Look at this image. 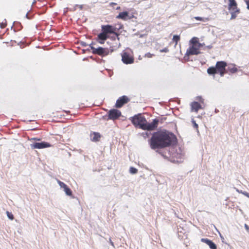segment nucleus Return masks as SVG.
Instances as JSON below:
<instances>
[{"label": "nucleus", "instance_id": "obj_1", "mask_svg": "<svg viewBox=\"0 0 249 249\" xmlns=\"http://www.w3.org/2000/svg\"><path fill=\"white\" fill-rule=\"evenodd\" d=\"M148 142L152 149H162L176 145L177 138L172 132L164 130L154 132Z\"/></svg>", "mask_w": 249, "mask_h": 249}, {"label": "nucleus", "instance_id": "obj_2", "mask_svg": "<svg viewBox=\"0 0 249 249\" xmlns=\"http://www.w3.org/2000/svg\"><path fill=\"white\" fill-rule=\"evenodd\" d=\"M159 123V120L157 118L153 120V121L150 123H148L145 119L143 124L141 125V129L147 131L154 130L157 127Z\"/></svg>", "mask_w": 249, "mask_h": 249}, {"label": "nucleus", "instance_id": "obj_3", "mask_svg": "<svg viewBox=\"0 0 249 249\" xmlns=\"http://www.w3.org/2000/svg\"><path fill=\"white\" fill-rule=\"evenodd\" d=\"M130 120L135 127L141 129V125L143 124L145 118L142 116L141 114H138L131 117Z\"/></svg>", "mask_w": 249, "mask_h": 249}, {"label": "nucleus", "instance_id": "obj_4", "mask_svg": "<svg viewBox=\"0 0 249 249\" xmlns=\"http://www.w3.org/2000/svg\"><path fill=\"white\" fill-rule=\"evenodd\" d=\"M102 32L107 34H114L117 37L118 39H119V34L117 33L116 31V27H113L111 25H102Z\"/></svg>", "mask_w": 249, "mask_h": 249}, {"label": "nucleus", "instance_id": "obj_5", "mask_svg": "<svg viewBox=\"0 0 249 249\" xmlns=\"http://www.w3.org/2000/svg\"><path fill=\"white\" fill-rule=\"evenodd\" d=\"M89 46L90 49L92 50V52L93 54H97L104 56L109 53V50L107 48H104L102 47H99L97 48H95L93 46H92L91 44H89Z\"/></svg>", "mask_w": 249, "mask_h": 249}, {"label": "nucleus", "instance_id": "obj_6", "mask_svg": "<svg viewBox=\"0 0 249 249\" xmlns=\"http://www.w3.org/2000/svg\"><path fill=\"white\" fill-rule=\"evenodd\" d=\"M121 112L117 109H111L108 112L107 120H116L121 116Z\"/></svg>", "mask_w": 249, "mask_h": 249}, {"label": "nucleus", "instance_id": "obj_7", "mask_svg": "<svg viewBox=\"0 0 249 249\" xmlns=\"http://www.w3.org/2000/svg\"><path fill=\"white\" fill-rule=\"evenodd\" d=\"M51 144L46 142H36L30 144L33 149H43L51 146Z\"/></svg>", "mask_w": 249, "mask_h": 249}, {"label": "nucleus", "instance_id": "obj_8", "mask_svg": "<svg viewBox=\"0 0 249 249\" xmlns=\"http://www.w3.org/2000/svg\"><path fill=\"white\" fill-rule=\"evenodd\" d=\"M122 60L124 64H129L134 62V58L129 53L124 52L122 53Z\"/></svg>", "mask_w": 249, "mask_h": 249}, {"label": "nucleus", "instance_id": "obj_9", "mask_svg": "<svg viewBox=\"0 0 249 249\" xmlns=\"http://www.w3.org/2000/svg\"><path fill=\"white\" fill-rule=\"evenodd\" d=\"M129 101L128 97L125 95H123L117 100L115 106L116 108H121Z\"/></svg>", "mask_w": 249, "mask_h": 249}, {"label": "nucleus", "instance_id": "obj_10", "mask_svg": "<svg viewBox=\"0 0 249 249\" xmlns=\"http://www.w3.org/2000/svg\"><path fill=\"white\" fill-rule=\"evenodd\" d=\"M199 53H200V52L198 50V48L196 47L195 45H192L187 50L185 56L197 55Z\"/></svg>", "mask_w": 249, "mask_h": 249}, {"label": "nucleus", "instance_id": "obj_11", "mask_svg": "<svg viewBox=\"0 0 249 249\" xmlns=\"http://www.w3.org/2000/svg\"><path fill=\"white\" fill-rule=\"evenodd\" d=\"M201 241L208 245L211 249H217L216 244L211 240L208 238H201Z\"/></svg>", "mask_w": 249, "mask_h": 249}, {"label": "nucleus", "instance_id": "obj_12", "mask_svg": "<svg viewBox=\"0 0 249 249\" xmlns=\"http://www.w3.org/2000/svg\"><path fill=\"white\" fill-rule=\"evenodd\" d=\"M107 38H108V36L101 32L98 35L97 40L99 43L103 44Z\"/></svg>", "mask_w": 249, "mask_h": 249}, {"label": "nucleus", "instance_id": "obj_13", "mask_svg": "<svg viewBox=\"0 0 249 249\" xmlns=\"http://www.w3.org/2000/svg\"><path fill=\"white\" fill-rule=\"evenodd\" d=\"M227 63L225 61H218L216 62L215 68L218 71L225 70Z\"/></svg>", "mask_w": 249, "mask_h": 249}, {"label": "nucleus", "instance_id": "obj_14", "mask_svg": "<svg viewBox=\"0 0 249 249\" xmlns=\"http://www.w3.org/2000/svg\"><path fill=\"white\" fill-rule=\"evenodd\" d=\"M116 18L123 20H126L127 19L130 18L129 17V13L127 11H123L122 12H120L116 17Z\"/></svg>", "mask_w": 249, "mask_h": 249}, {"label": "nucleus", "instance_id": "obj_15", "mask_svg": "<svg viewBox=\"0 0 249 249\" xmlns=\"http://www.w3.org/2000/svg\"><path fill=\"white\" fill-rule=\"evenodd\" d=\"M192 111L197 112L199 109L202 108L201 105L197 102L194 101L191 104Z\"/></svg>", "mask_w": 249, "mask_h": 249}, {"label": "nucleus", "instance_id": "obj_16", "mask_svg": "<svg viewBox=\"0 0 249 249\" xmlns=\"http://www.w3.org/2000/svg\"><path fill=\"white\" fill-rule=\"evenodd\" d=\"M101 136L99 133L93 132L90 134V139L92 142H98Z\"/></svg>", "mask_w": 249, "mask_h": 249}, {"label": "nucleus", "instance_id": "obj_17", "mask_svg": "<svg viewBox=\"0 0 249 249\" xmlns=\"http://www.w3.org/2000/svg\"><path fill=\"white\" fill-rule=\"evenodd\" d=\"M207 73L209 75H214L217 73V71L215 68V67H211L207 69Z\"/></svg>", "mask_w": 249, "mask_h": 249}, {"label": "nucleus", "instance_id": "obj_18", "mask_svg": "<svg viewBox=\"0 0 249 249\" xmlns=\"http://www.w3.org/2000/svg\"><path fill=\"white\" fill-rule=\"evenodd\" d=\"M240 10L239 9H236L235 11L231 12V19H235L237 16V14L240 13Z\"/></svg>", "mask_w": 249, "mask_h": 249}, {"label": "nucleus", "instance_id": "obj_19", "mask_svg": "<svg viewBox=\"0 0 249 249\" xmlns=\"http://www.w3.org/2000/svg\"><path fill=\"white\" fill-rule=\"evenodd\" d=\"M63 191L67 196H71L72 195L71 189L67 185L63 188Z\"/></svg>", "mask_w": 249, "mask_h": 249}, {"label": "nucleus", "instance_id": "obj_20", "mask_svg": "<svg viewBox=\"0 0 249 249\" xmlns=\"http://www.w3.org/2000/svg\"><path fill=\"white\" fill-rule=\"evenodd\" d=\"M228 9H231L232 7H237V4L235 0H229Z\"/></svg>", "mask_w": 249, "mask_h": 249}, {"label": "nucleus", "instance_id": "obj_21", "mask_svg": "<svg viewBox=\"0 0 249 249\" xmlns=\"http://www.w3.org/2000/svg\"><path fill=\"white\" fill-rule=\"evenodd\" d=\"M190 43L195 45V44H197L198 42V39L197 37H194L190 41Z\"/></svg>", "mask_w": 249, "mask_h": 249}, {"label": "nucleus", "instance_id": "obj_22", "mask_svg": "<svg viewBox=\"0 0 249 249\" xmlns=\"http://www.w3.org/2000/svg\"><path fill=\"white\" fill-rule=\"evenodd\" d=\"M228 69L232 73H234L238 71L237 68L234 67H230V66H229Z\"/></svg>", "mask_w": 249, "mask_h": 249}, {"label": "nucleus", "instance_id": "obj_23", "mask_svg": "<svg viewBox=\"0 0 249 249\" xmlns=\"http://www.w3.org/2000/svg\"><path fill=\"white\" fill-rule=\"evenodd\" d=\"M180 40V36L178 35H174L173 37V41L177 44L178 42Z\"/></svg>", "mask_w": 249, "mask_h": 249}, {"label": "nucleus", "instance_id": "obj_24", "mask_svg": "<svg viewBox=\"0 0 249 249\" xmlns=\"http://www.w3.org/2000/svg\"><path fill=\"white\" fill-rule=\"evenodd\" d=\"M129 172L131 174H136V173H137L138 172V169H136V168L135 167H131L130 168H129Z\"/></svg>", "mask_w": 249, "mask_h": 249}, {"label": "nucleus", "instance_id": "obj_25", "mask_svg": "<svg viewBox=\"0 0 249 249\" xmlns=\"http://www.w3.org/2000/svg\"><path fill=\"white\" fill-rule=\"evenodd\" d=\"M16 25V28L18 30H20L22 28V25L18 21H14L13 23V25Z\"/></svg>", "mask_w": 249, "mask_h": 249}, {"label": "nucleus", "instance_id": "obj_26", "mask_svg": "<svg viewBox=\"0 0 249 249\" xmlns=\"http://www.w3.org/2000/svg\"><path fill=\"white\" fill-rule=\"evenodd\" d=\"M6 213H7V217H8L9 219H10L11 220H13L14 219V215L11 213H10L8 211H7Z\"/></svg>", "mask_w": 249, "mask_h": 249}, {"label": "nucleus", "instance_id": "obj_27", "mask_svg": "<svg viewBox=\"0 0 249 249\" xmlns=\"http://www.w3.org/2000/svg\"><path fill=\"white\" fill-rule=\"evenodd\" d=\"M57 182H58V184L59 185L60 188H63V189L64 187H66V186L67 185L63 182H62L59 180L57 181Z\"/></svg>", "mask_w": 249, "mask_h": 249}, {"label": "nucleus", "instance_id": "obj_28", "mask_svg": "<svg viewBox=\"0 0 249 249\" xmlns=\"http://www.w3.org/2000/svg\"><path fill=\"white\" fill-rule=\"evenodd\" d=\"M192 123L193 124L194 127L196 128L198 130V125L196 123V121L194 119H192Z\"/></svg>", "mask_w": 249, "mask_h": 249}, {"label": "nucleus", "instance_id": "obj_29", "mask_svg": "<svg viewBox=\"0 0 249 249\" xmlns=\"http://www.w3.org/2000/svg\"><path fill=\"white\" fill-rule=\"evenodd\" d=\"M225 70L218 71L217 73H219L221 76H223L225 74Z\"/></svg>", "mask_w": 249, "mask_h": 249}, {"label": "nucleus", "instance_id": "obj_30", "mask_svg": "<svg viewBox=\"0 0 249 249\" xmlns=\"http://www.w3.org/2000/svg\"><path fill=\"white\" fill-rule=\"evenodd\" d=\"M5 20V23H4L3 22H2L1 23H0V28H4L5 26H6V19H4Z\"/></svg>", "mask_w": 249, "mask_h": 249}, {"label": "nucleus", "instance_id": "obj_31", "mask_svg": "<svg viewBox=\"0 0 249 249\" xmlns=\"http://www.w3.org/2000/svg\"><path fill=\"white\" fill-rule=\"evenodd\" d=\"M160 52L161 53H167L169 52V50L168 48L166 47L162 50H160Z\"/></svg>", "mask_w": 249, "mask_h": 249}, {"label": "nucleus", "instance_id": "obj_32", "mask_svg": "<svg viewBox=\"0 0 249 249\" xmlns=\"http://www.w3.org/2000/svg\"><path fill=\"white\" fill-rule=\"evenodd\" d=\"M236 9H239L237 7H232L231 9H228L230 13L235 11Z\"/></svg>", "mask_w": 249, "mask_h": 249}, {"label": "nucleus", "instance_id": "obj_33", "mask_svg": "<svg viewBox=\"0 0 249 249\" xmlns=\"http://www.w3.org/2000/svg\"><path fill=\"white\" fill-rule=\"evenodd\" d=\"M80 44L83 47H86L88 45V44H87L86 42H85L84 41H81L80 42Z\"/></svg>", "mask_w": 249, "mask_h": 249}, {"label": "nucleus", "instance_id": "obj_34", "mask_svg": "<svg viewBox=\"0 0 249 249\" xmlns=\"http://www.w3.org/2000/svg\"><path fill=\"white\" fill-rule=\"evenodd\" d=\"M245 228L248 232H249V226L247 224H245Z\"/></svg>", "mask_w": 249, "mask_h": 249}, {"label": "nucleus", "instance_id": "obj_35", "mask_svg": "<svg viewBox=\"0 0 249 249\" xmlns=\"http://www.w3.org/2000/svg\"><path fill=\"white\" fill-rule=\"evenodd\" d=\"M242 194L249 198V193L248 192L244 191L243 193H242Z\"/></svg>", "mask_w": 249, "mask_h": 249}, {"label": "nucleus", "instance_id": "obj_36", "mask_svg": "<svg viewBox=\"0 0 249 249\" xmlns=\"http://www.w3.org/2000/svg\"><path fill=\"white\" fill-rule=\"evenodd\" d=\"M198 47L197 48H200V47H203V45H204V43H199V42H198Z\"/></svg>", "mask_w": 249, "mask_h": 249}, {"label": "nucleus", "instance_id": "obj_37", "mask_svg": "<svg viewBox=\"0 0 249 249\" xmlns=\"http://www.w3.org/2000/svg\"><path fill=\"white\" fill-rule=\"evenodd\" d=\"M152 55H153V54H151L149 53L145 54V56H147V57H151Z\"/></svg>", "mask_w": 249, "mask_h": 249}, {"label": "nucleus", "instance_id": "obj_38", "mask_svg": "<svg viewBox=\"0 0 249 249\" xmlns=\"http://www.w3.org/2000/svg\"><path fill=\"white\" fill-rule=\"evenodd\" d=\"M247 5V9L249 10V0H244Z\"/></svg>", "mask_w": 249, "mask_h": 249}, {"label": "nucleus", "instance_id": "obj_39", "mask_svg": "<svg viewBox=\"0 0 249 249\" xmlns=\"http://www.w3.org/2000/svg\"><path fill=\"white\" fill-rule=\"evenodd\" d=\"M119 27H117L116 31L119 30L120 29H122L123 27V25H118Z\"/></svg>", "mask_w": 249, "mask_h": 249}, {"label": "nucleus", "instance_id": "obj_40", "mask_svg": "<svg viewBox=\"0 0 249 249\" xmlns=\"http://www.w3.org/2000/svg\"><path fill=\"white\" fill-rule=\"evenodd\" d=\"M25 18H27V19H31V18H32L31 17H30L29 16L28 13H26V14L25 15Z\"/></svg>", "mask_w": 249, "mask_h": 249}, {"label": "nucleus", "instance_id": "obj_41", "mask_svg": "<svg viewBox=\"0 0 249 249\" xmlns=\"http://www.w3.org/2000/svg\"><path fill=\"white\" fill-rule=\"evenodd\" d=\"M195 18L196 20H202V18L199 17H195Z\"/></svg>", "mask_w": 249, "mask_h": 249}, {"label": "nucleus", "instance_id": "obj_42", "mask_svg": "<svg viewBox=\"0 0 249 249\" xmlns=\"http://www.w3.org/2000/svg\"><path fill=\"white\" fill-rule=\"evenodd\" d=\"M89 52L90 51V49L89 48V49H85V50H83V52L84 53H85L86 52Z\"/></svg>", "mask_w": 249, "mask_h": 249}, {"label": "nucleus", "instance_id": "obj_43", "mask_svg": "<svg viewBox=\"0 0 249 249\" xmlns=\"http://www.w3.org/2000/svg\"><path fill=\"white\" fill-rule=\"evenodd\" d=\"M109 242H110V244H111V246H114V244L111 241L110 238L109 239Z\"/></svg>", "mask_w": 249, "mask_h": 249}, {"label": "nucleus", "instance_id": "obj_44", "mask_svg": "<svg viewBox=\"0 0 249 249\" xmlns=\"http://www.w3.org/2000/svg\"><path fill=\"white\" fill-rule=\"evenodd\" d=\"M236 191H237L238 193H241V194H242V193H243V192H244V191H242V190H240H240H238V189H237V190H236Z\"/></svg>", "mask_w": 249, "mask_h": 249}, {"label": "nucleus", "instance_id": "obj_45", "mask_svg": "<svg viewBox=\"0 0 249 249\" xmlns=\"http://www.w3.org/2000/svg\"><path fill=\"white\" fill-rule=\"evenodd\" d=\"M32 140H36V141H39L40 140L39 139H37L36 138H33V139H32Z\"/></svg>", "mask_w": 249, "mask_h": 249}, {"label": "nucleus", "instance_id": "obj_46", "mask_svg": "<svg viewBox=\"0 0 249 249\" xmlns=\"http://www.w3.org/2000/svg\"><path fill=\"white\" fill-rule=\"evenodd\" d=\"M207 48H209V49H211L212 48V45L208 46Z\"/></svg>", "mask_w": 249, "mask_h": 249}, {"label": "nucleus", "instance_id": "obj_47", "mask_svg": "<svg viewBox=\"0 0 249 249\" xmlns=\"http://www.w3.org/2000/svg\"><path fill=\"white\" fill-rule=\"evenodd\" d=\"M220 236L221 239H224L223 237L221 235V234L220 233Z\"/></svg>", "mask_w": 249, "mask_h": 249}, {"label": "nucleus", "instance_id": "obj_48", "mask_svg": "<svg viewBox=\"0 0 249 249\" xmlns=\"http://www.w3.org/2000/svg\"><path fill=\"white\" fill-rule=\"evenodd\" d=\"M79 7H80V8L81 9H82V8H83V6H82V5H79Z\"/></svg>", "mask_w": 249, "mask_h": 249}, {"label": "nucleus", "instance_id": "obj_49", "mask_svg": "<svg viewBox=\"0 0 249 249\" xmlns=\"http://www.w3.org/2000/svg\"><path fill=\"white\" fill-rule=\"evenodd\" d=\"M218 111H218V109H217L216 108L215 109V113H217V112H218Z\"/></svg>", "mask_w": 249, "mask_h": 249}, {"label": "nucleus", "instance_id": "obj_50", "mask_svg": "<svg viewBox=\"0 0 249 249\" xmlns=\"http://www.w3.org/2000/svg\"><path fill=\"white\" fill-rule=\"evenodd\" d=\"M90 44H91V46H93V44H94V43L92 42Z\"/></svg>", "mask_w": 249, "mask_h": 249}, {"label": "nucleus", "instance_id": "obj_51", "mask_svg": "<svg viewBox=\"0 0 249 249\" xmlns=\"http://www.w3.org/2000/svg\"><path fill=\"white\" fill-rule=\"evenodd\" d=\"M113 38L114 40L115 39V37H113Z\"/></svg>", "mask_w": 249, "mask_h": 249}, {"label": "nucleus", "instance_id": "obj_52", "mask_svg": "<svg viewBox=\"0 0 249 249\" xmlns=\"http://www.w3.org/2000/svg\"><path fill=\"white\" fill-rule=\"evenodd\" d=\"M36 0H34V2H33V4L36 2Z\"/></svg>", "mask_w": 249, "mask_h": 249}]
</instances>
